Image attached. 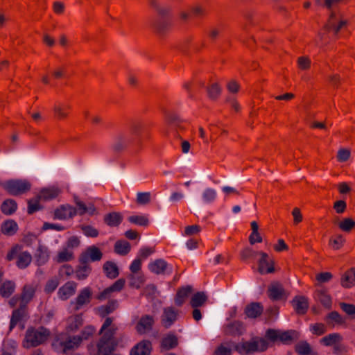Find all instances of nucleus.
<instances>
[{"label":"nucleus","mask_w":355,"mask_h":355,"mask_svg":"<svg viewBox=\"0 0 355 355\" xmlns=\"http://www.w3.org/2000/svg\"><path fill=\"white\" fill-rule=\"evenodd\" d=\"M80 228L87 237L95 238L98 236V230L91 225H83L80 226Z\"/></svg>","instance_id":"obj_55"},{"label":"nucleus","mask_w":355,"mask_h":355,"mask_svg":"<svg viewBox=\"0 0 355 355\" xmlns=\"http://www.w3.org/2000/svg\"><path fill=\"white\" fill-rule=\"evenodd\" d=\"M103 257V253L95 245L88 247L85 252L79 257V262L88 263L89 261H98Z\"/></svg>","instance_id":"obj_7"},{"label":"nucleus","mask_w":355,"mask_h":355,"mask_svg":"<svg viewBox=\"0 0 355 355\" xmlns=\"http://www.w3.org/2000/svg\"><path fill=\"white\" fill-rule=\"evenodd\" d=\"M151 351V342L148 340H143L132 348L130 355H150Z\"/></svg>","instance_id":"obj_14"},{"label":"nucleus","mask_w":355,"mask_h":355,"mask_svg":"<svg viewBox=\"0 0 355 355\" xmlns=\"http://www.w3.org/2000/svg\"><path fill=\"white\" fill-rule=\"evenodd\" d=\"M41 199H38L37 196L35 199H31L28 201V214H32L40 209L39 201Z\"/></svg>","instance_id":"obj_61"},{"label":"nucleus","mask_w":355,"mask_h":355,"mask_svg":"<svg viewBox=\"0 0 355 355\" xmlns=\"http://www.w3.org/2000/svg\"><path fill=\"white\" fill-rule=\"evenodd\" d=\"M295 350L299 355H318L313 350L311 346L306 340H301L295 345Z\"/></svg>","instance_id":"obj_31"},{"label":"nucleus","mask_w":355,"mask_h":355,"mask_svg":"<svg viewBox=\"0 0 355 355\" xmlns=\"http://www.w3.org/2000/svg\"><path fill=\"white\" fill-rule=\"evenodd\" d=\"M128 220L131 223L144 227H146L149 224V219L146 216L133 215L128 217Z\"/></svg>","instance_id":"obj_51"},{"label":"nucleus","mask_w":355,"mask_h":355,"mask_svg":"<svg viewBox=\"0 0 355 355\" xmlns=\"http://www.w3.org/2000/svg\"><path fill=\"white\" fill-rule=\"evenodd\" d=\"M49 335V331L42 327L37 329H28L26 333L24 346L26 348L38 346L44 343Z\"/></svg>","instance_id":"obj_2"},{"label":"nucleus","mask_w":355,"mask_h":355,"mask_svg":"<svg viewBox=\"0 0 355 355\" xmlns=\"http://www.w3.org/2000/svg\"><path fill=\"white\" fill-rule=\"evenodd\" d=\"M207 300V296L205 292H197L192 296L190 304L193 308H198L203 306Z\"/></svg>","instance_id":"obj_38"},{"label":"nucleus","mask_w":355,"mask_h":355,"mask_svg":"<svg viewBox=\"0 0 355 355\" xmlns=\"http://www.w3.org/2000/svg\"><path fill=\"white\" fill-rule=\"evenodd\" d=\"M28 316L27 306L24 304H19V307L12 311L10 330H12L17 323L25 320Z\"/></svg>","instance_id":"obj_13"},{"label":"nucleus","mask_w":355,"mask_h":355,"mask_svg":"<svg viewBox=\"0 0 355 355\" xmlns=\"http://www.w3.org/2000/svg\"><path fill=\"white\" fill-rule=\"evenodd\" d=\"M130 244L124 240H119L114 244V252L122 256H125L130 251Z\"/></svg>","instance_id":"obj_39"},{"label":"nucleus","mask_w":355,"mask_h":355,"mask_svg":"<svg viewBox=\"0 0 355 355\" xmlns=\"http://www.w3.org/2000/svg\"><path fill=\"white\" fill-rule=\"evenodd\" d=\"M266 338L272 342L277 340L283 343H290L293 340L299 338V333L294 330L281 331L273 329H268L266 332Z\"/></svg>","instance_id":"obj_4"},{"label":"nucleus","mask_w":355,"mask_h":355,"mask_svg":"<svg viewBox=\"0 0 355 355\" xmlns=\"http://www.w3.org/2000/svg\"><path fill=\"white\" fill-rule=\"evenodd\" d=\"M77 284L74 282H68L58 291V295L60 299L65 300L72 296L76 290Z\"/></svg>","instance_id":"obj_21"},{"label":"nucleus","mask_w":355,"mask_h":355,"mask_svg":"<svg viewBox=\"0 0 355 355\" xmlns=\"http://www.w3.org/2000/svg\"><path fill=\"white\" fill-rule=\"evenodd\" d=\"M298 67L302 70H307L311 67V60L306 56H302L297 59Z\"/></svg>","instance_id":"obj_63"},{"label":"nucleus","mask_w":355,"mask_h":355,"mask_svg":"<svg viewBox=\"0 0 355 355\" xmlns=\"http://www.w3.org/2000/svg\"><path fill=\"white\" fill-rule=\"evenodd\" d=\"M222 28L218 26H211L207 31V36L211 41L216 40L220 35Z\"/></svg>","instance_id":"obj_58"},{"label":"nucleus","mask_w":355,"mask_h":355,"mask_svg":"<svg viewBox=\"0 0 355 355\" xmlns=\"http://www.w3.org/2000/svg\"><path fill=\"white\" fill-rule=\"evenodd\" d=\"M76 215V209L69 205H63L55 209L54 218L66 220L72 218Z\"/></svg>","instance_id":"obj_12"},{"label":"nucleus","mask_w":355,"mask_h":355,"mask_svg":"<svg viewBox=\"0 0 355 355\" xmlns=\"http://www.w3.org/2000/svg\"><path fill=\"white\" fill-rule=\"evenodd\" d=\"M267 293L268 297L272 301H278L287 297L282 284L279 282L271 283L268 288Z\"/></svg>","instance_id":"obj_10"},{"label":"nucleus","mask_w":355,"mask_h":355,"mask_svg":"<svg viewBox=\"0 0 355 355\" xmlns=\"http://www.w3.org/2000/svg\"><path fill=\"white\" fill-rule=\"evenodd\" d=\"M15 290V284L12 281H6L0 288V294L3 297H10Z\"/></svg>","instance_id":"obj_42"},{"label":"nucleus","mask_w":355,"mask_h":355,"mask_svg":"<svg viewBox=\"0 0 355 355\" xmlns=\"http://www.w3.org/2000/svg\"><path fill=\"white\" fill-rule=\"evenodd\" d=\"M192 291L193 288L191 286H186L179 288L175 297V304L178 306H181Z\"/></svg>","instance_id":"obj_29"},{"label":"nucleus","mask_w":355,"mask_h":355,"mask_svg":"<svg viewBox=\"0 0 355 355\" xmlns=\"http://www.w3.org/2000/svg\"><path fill=\"white\" fill-rule=\"evenodd\" d=\"M343 341L342 336L338 333L330 334L320 340V343L325 346H334Z\"/></svg>","instance_id":"obj_36"},{"label":"nucleus","mask_w":355,"mask_h":355,"mask_svg":"<svg viewBox=\"0 0 355 355\" xmlns=\"http://www.w3.org/2000/svg\"><path fill=\"white\" fill-rule=\"evenodd\" d=\"M340 309L352 319H355V305L345 302L339 304Z\"/></svg>","instance_id":"obj_57"},{"label":"nucleus","mask_w":355,"mask_h":355,"mask_svg":"<svg viewBox=\"0 0 355 355\" xmlns=\"http://www.w3.org/2000/svg\"><path fill=\"white\" fill-rule=\"evenodd\" d=\"M128 278L130 279L129 286L132 288H139L144 282V276L137 273L130 274Z\"/></svg>","instance_id":"obj_48"},{"label":"nucleus","mask_w":355,"mask_h":355,"mask_svg":"<svg viewBox=\"0 0 355 355\" xmlns=\"http://www.w3.org/2000/svg\"><path fill=\"white\" fill-rule=\"evenodd\" d=\"M18 229L17 223L12 219L5 220L1 225V233L9 236L15 235Z\"/></svg>","instance_id":"obj_26"},{"label":"nucleus","mask_w":355,"mask_h":355,"mask_svg":"<svg viewBox=\"0 0 355 355\" xmlns=\"http://www.w3.org/2000/svg\"><path fill=\"white\" fill-rule=\"evenodd\" d=\"M69 108V106L64 107L61 105H55L53 107V112L55 113V117H57L58 119H66L68 116V114L66 112V110Z\"/></svg>","instance_id":"obj_56"},{"label":"nucleus","mask_w":355,"mask_h":355,"mask_svg":"<svg viewBox=\"0 0 355 355\" xmlns=\"http://www.w3.org/2000/svg\"><path fill=\"white\" fill-rule=\"evenodd\" d=\"M35 293V286L26 284L23 287L20 295V304L27 306L28 303L33 299Z\"/></svg>","instance_id":"obj_25"},{"label":"nucleus","mask_w":355,"mask_h":355,"mask_svg":"<svg viewBox=\"0 0 355 355\" xmlns=\"http://www.w3.org/2000/svg\"><path fill=\"white\" fill-rule=\"evenodd\" d=\"M83 318L80 315H75L71 318L69 324V329L71 331H76L83 325Z\"/></svg>","instance_id":"obj_60"},{"label":"nucleus","mask_w":355,"mask_h":355,"mask_svg":"<svg viewBox=\"0 0 355 355\" xmlns=\"http://www.w3.org/2000/svg\"><path fill=\"white\" fill-rule=\"evenodd\" d=\"M347 24V20L340 19L335 12H331L323 28L327 32L332 31L335 35H337Z\"/></svg>","instance_id":"obj_5"},{"label":"nucleus","mask_w":355,"mask_h":355,"mask_svg":"<svg viewBox=\"0 0 355 355\" xmlns=\"http://www.w3.org/2000/svg\"><path fill=\"white\" fill-rule=\"evenodd\" d=\"M92 271V268L88 263H80L76 270V277L78 280L85 279Z\"/></svg>","instance_id":"obj_40"},{"label":"nucleus","mask_w":355,"mask_h":355,"mask_svg":"<svg viewBox=\"0 0 355 355\" xmlns=\"http://www.w3.org/2000/svg\"><path fill=\"white\" fill-rule=\"evenodd\" d=\"M180 311L173 306H168L163 309L161 315V324L166 328L171 327L178 320Z\"/></svg>","instance_id":"obj_6"},{"label":"nucleus","mask_w":355,"mask_h":355,"mask_svg":"<svg viewBox=\"0 0 355 355\" xmlns=\"http://www.w3.org/2000/svg\"><path fill=\"white\" fill-rule=\"evenodd\" d=\"M263 308L259 302H252L247 305L245 309V313L248 318H256L261 315Z\"/></svg>","instance_id":"obj_27"},{"label":"nucleus","mask_w":355,"mask_h":355,"mask_svg":"<svg viewBox=\"0 0 355 355\" xmlns=\"http://www.w3.org/2000/svg\"><path fill=\"white\" fill-rule=\"evenodd\" d=\"M245 329L241 322L234 321L227 324L224 327L225 334L230 336H239L241 335Z\"/></svg>","instance_id":"obj_22"},{"label":"nucleus","mask_w":355,"mask_h":355,"mask_svg":"<svg viewBox=\"0 0 355 355\" xmlns=\"http://www.w3.org/2000/svg\"><path fill=\"white\" fill-rule=\"evenodd\" d=\"M217 196L216 191L213 188H207L202 194V200L206 203L214 202Z\"/></svg>","instance_id":"obj_52"},{"label":"nucleus","mask_w":355,"mask_h":355,"mask_svg":"<svg viewBox=\"0 0 355 355\" xmlns=\"http://www.w3.org/2000/svg\"><path fill=\"white\" fill-rule=\"evenodd\" d=\"M292 305L298 315H304L309 308L308 299L302 295L295 296L292 302Z\"/></svg>","instance_id":"obj_15"},{"label":"nucleus","mask_w":355,"mask_h":355,"mask_svg":"<svg viewBox=\"0 0 355 355\" xmlns=\"http://www.w3.org/2000/svg\"><path fill=\"white\" fill-rule=\"evenodd\" d=\"M81 343V338L80 336H68L65 340L60 341V345L62 347V352L67 353L69 350H72L78 348Z\"/></svg>","instance_id":"obj_17"},{"label":"nucleus","mask_w":355,"mask_h":355,"mask_svg":"<svg viewBox=\"0 0 355 355\" xmlns=\"http://www.w3.org/2000/svg\"><path fill=\"white\" fill-rule=\"evenodd\" d=\"M153 26L158 33L164 34L168 30L170 27V23L166 19H162L156 21L154 23Z\"/></svg>","instance_id":"obj_53"},{"label":"nucleus","mask_w":355,"mask_h":355,"mask_svg":"<svg viewBox=\"0 0 355 355\" xmlns=\"http://www.w3.org/2000/svg\"><path fill=\"white\" fill-rule=\"evenodd\" d=\"M60 191V189L55 187L44 188L40 191L37 198L43 200H50L55 198Z\"/></svg>","instance_id":"obj_28"},{"label":"nucleus","mask_w":355,"mask_h":355,"mask_svg":"<svg viewBox=\"0 0 355 355\" xmlns=\"http://www.w3.org/2000/svg\"><path fill=\"white\" fill-rule=\"evenodd\" d=\"M123 220V216L119 212H111L104 216L103 220L110 227H117Z\"/></svg>","instance_id":"obj_32"},{"label":"nucleus","mask_w":355,"mask_h":355,"mask_svg":"<svg viewBox=\"0 0 355 355\" xmlns=\"http://www.w3.org/2000/svg\"><path fill=\"white\" fill-rule=\"evenodd\" d=\"M148 3L162 18L166 17L171 12V8L161 5L158 0H148Z\"/></svg>","instance_id":"obj_30"},{"label":"nucleus","mask_w":355,"mask_h":355,"mask_svg":"<svg viewBox=\"0 0 355 355\" xmlns=\"http://www.w3.org/2000/svg\"><path fill=\"white\" fill-rule=\"evenodd\" d=\"M34 256L37 265L42 266L45 264L49 259V250L46 246L43 245H39Z\"/></svg>","instance_id":"obj_24"},{"label":"nucleus","mask_w":355,"mask_h":355,"mask_svg":"<svg viewBox=\"0 0 355 355\" xmlns=\"http://www.w3.org/2000/svg\"><path fill=\"white\" fill-rule=\"evenodd\" d=\"M74 202L76 205V207H75L76 209V214L82 216L88 213L89 215L92 216L96 214V209L93 204L87 205L76 196L74 197Z\"/></svg>","instance_id":"obj_18"},{"label":"nucleus","mask_w":355,"mask_h":355,"mask_svg":"<svg viewBox=\"0 0 355 355\" xmlns=\"http://www.w3.org/2000/svg\"><path fill=\"white\" fill-rule=\"evenodd\" d=\"M103 270L106 276L110 279H115L119 275V268L116 263L107 261L103 265Z\"/></svg>","instance_id":"obj_34"},{"label":"nucleus","mask_w":355,"mask_h":355,"mask_svg":"<svg viewBox=\"0 0 355 355\" xmlns=\"http://www.w3.org/2000/svg\"><path fill=\"white\" fill-rule=\"evenodd\" d=\"M128 146L127 137L124 134H119L116 136L112 149L115 153H121Z\"/></svg>","instance_id":"obj_35"},{"label":"nucleus","mask_w":355,"mask_h":355,"mask_svg":"<svg viewBox=\"0 0 355 355\" xmlns=\"http://www.w3.org/2000/svg\"><path fill=\"white\" fill-rule=\"evenodd\" d=\"M315 297L324 306L328 309L331 308V298L325 291H317L315 293Z\"/></svg>","instance_id":"obj_44"},{"label":"nucleus","mask_w":355,"mask_h":355,"mask_svg":"<svg viewBox=\"0 0 355 355\" xmlns=\"http://www.w3.org/2000/svg\"><path fill=\"white\" fill-rule=\"evenodd\" d=\"M17 208V204L12 199H7L1 205V211L5 215H11L15 212Z\"/></svg>","instance_id":"obj_37"},{"label":"nucleus","mask_w":355,"mask_h":355,"mask_svg":"<svg viewBox=\"0 0 355 355\" xmlns=\"http://www.w3.org/2000/svg\"><path fill=\"white\" fill-rule=\"evenodd\" d=\"M149 270L156 275H164L168 269L171 272L172 268L168 266L166 261L162 259H158L151 262L148 265Z\"/></svg>","instance_id":"obj_16"},{"label":"nucleus","mask_w":355,"mask_h":355,"mask_svg":"<svg viewBox=\"0 0 355 355\" xmlns=\"http://www.w3.org/2000/svg\"><path fill=\"white\" fill-rule=\"evenodd\" d=\"M136 202L138 205H147L150 202V192H139L137 194Z\"/></svg>","instance_id":"obj_59"},{"label":"nucleus","mask_w":355,"mask_h":355,"mask_svg":"<svg viewBox=\"0 0 355 355\" xmlns=\"http://www.w3.org/2000/svg\"><path fill=\"white\" fill-rule=\"evenodd\" d=\"M118 327L113 324V318H106L99 331L100 334H103L101 338L107 340H114V335Z\"/></svg>","instance_id":"obj_9"},{"label":"nucleus","mask_w":355,"mask_h":355,"mask_svg":"<svg viewBox=\"0 0 355 355\" xmlns=\"http://www.w3.org/2000/svg\"><path fill=\"white\" fill-rule=\"evenodd\" d=\"M258 254H259V252L254 251L250 248H245L241 252V257L243 260L247 261L254 259Z\"/></svg>","instance_id":"obj_62"},{"label":"nucleus","mask_w":355,"mask_h":355,"mask_svg":"<svg viewBox=\"0 0 355 355\" xmlns=\"http://www.w3.org/2000/svg\"><path fill=\"white\" fill-rule=\"evenodd\" d=\"M144 128V123L141 121H134L130 126V132L136 137L140 138Z\"/></svg>","instance_id":"obj_47"},{"label":"nucleus","mask_w":355,"mask_h":355,"mask_svg":"<svg viewBox=\"0 0 355 355\" xmlns=\"http://www.w3.org/2000/svg\"><path fill=\"white\" fill-rule=\"evenodd\" d=\"M350 150L347 148H340L337 153V159L340 162L347 161L350 157Z\"/></svg>","instance_id":"obj_64"},{"label":"nucleus","mask_w":355,"mask_h":355,"mask_svg":"<svg viewBox=\"0 0 355 355\" xmlns=\"http://www.w3.org/2000/svg\"><path fill=\"white\" fill-rule=\"evenodd\" d=\"M178 345V337L174 334L170 333L162 339L160 348L162 351H168L174 349Z\"/></svg>","instance_id":"obj_19"},{"label":"nucleus","mask_w":355,"mask_h":355,"mask_svg":"<svg viewBox=\"0 0 355 355\" xmlns=\"http://www.w3.org/2000/svg\"><path fill=\"white\" fill-rule=\"evenodd\" d=\"M338 227L343 232H349L355 227V220L351 218H345L338 223Z\"/></svg>","instance_id":"obj_50"},{"label":"nucleus","mask_w":355,"mask_h":355,"mask_svg":"<svg viewBox=\"0 0 355 355\" xmlns=\"http://www.w3.org/2000/svg\"><path fill=\"white\" fill-rule=\"evenodd\" d=\"M0 185L11 196L22 195L31 189V182L26 179H12L4 182H1Z\"/></svg>","instance_id":"obj_3"},{"label":"nucleus","mask_w":355,"mask_h":355,"mask_svg":"<svg viewBox=\"0 0 355 355\" xmlns=\"http://www.w3.org/2000/svg\"><path fill=\"white\" fill-rule=\"evenodd\" d=\"M345 243V239H344L342 234H338L336 236L335 239H331L329 241V245H331L333 249L338 250L340 249L344 243Z\"/></svg>","instance_id":"obj_54"},{"label":"nucleus","mask_w":355,"mask_h":355,"mask_svg":"<svg viewBox=\"0 0 355 355\" xmlns=\"http://www.w3.org/2000/svg\"><path fill=\"white\" fill-rule=\"evenodd\" d=\"M92 295V292L89 287L81 290L76 298V310H78L82 306L89 303Z\"/></svg>","instance_id":"obj_23"},{"label":"nucleus","mask_w":355,"mask_h":355,"mask_svg":"<svg viewBox=\"0 0 355 355\" xmlns=\"http://www.w3.org/2000/svg\"><path fill=\"white\" fill-rule=\"evenodd\" d=\"M261 256L258 261V271L261 274L273 273L275 272V261L270 259L268 254L263 252H260Z\"/></svg>","instance_id":"obj_8"},{"label":"nucleus","mask_w":355,"mask_h":355,"mask_svg":"<svg viewBox=\"0 0 355 355\" xmlns=\"http://www.w3.org/2000/svg\"><path fill=\"white\" fill-rule=\"evenodd\" d=\"M268 347L267 340L261 337H253L248 341H242L237 344H234V349L242 355L252 354L256 352H262Z\"/></svg>","instance_id":"obj_1"},{"label":"nucleus","mask_w":355,"mask_h":355,"mask_svg":"<svg viewBox=\"0 0 355 355\" xmlns=\"http://www.w3.org/2000/svg\"><path fill=\"white\" fill-rule=\"evenodd\" d=\"M73 259H74V255H73V252L65 248L58 252L57 257H56V261L58 263H63V262L69 261Z\"/></svg>","instance_id":"obj_49"},{"label":"nucleus","mask_w":355,"mask_h":355,"mask_svg":"<svg viewBox=\"0 0 355 355\" xmlns=\"http://www.w3.org/2000/svg\"><path fill=\"white\" fill-rule=\"evenodd\" d=\"M208 97L211 100H216L221 94L222 89L218 83H214L207 87Z\"/></svg>","instance_id":"obj_46"},{"label":"nucleus","mask_w":355,"mask_h":355,"mask_svg":"<svg viewBox=\"0 0 355 355\" xmlns=\"http://www.w3.org/2000/svg\"><path fill=\"white\" fill-rule=\"evenodd\" d=\"M117 306L116 300H110L106 305L98 308V313L100 316L104 318L108 314L112 313Z\"/></svg>","instance_id":"obj_41"},{"label":"nucleus","mask_w":355,"mask_h":355,"mask_svg":"<svg viewBox=\"0 0 355 355\" xmlns=\"http://www.w3.org/2000/svg\"><path fill=\"white\" fill-rule=\"evenodd\" d=\"M114 340H107L101 338L97 344L98 355H107L115 349Z\"/></svg>","instance_id":"obj_20"},{"label":"nucleus","mask_w":355,"mask_h":355,"mask_svg":"<svg viewBox=\"0 0 355 355\" xmlns=\"http://www.w3.org/2000/svg\"><path fill=\"white\" fill-rule=\"evenodd\" d=\"M154 323V316L150 315H142L135 327L136 331L139 334H146L153 329Z\"/></svg>","instance_id":"obj_11"},{"label":"nucleus","mask_w":355,"mask_h":355,"mask_svg":"<svg viewBox=\"0 0 355 355\" xmlns=\"http://www.w3.org/2000/svg\"><path fill=\"white\" fill-rule=\"evenodd\" d=\"M355 279L352 274L351 270L343 273L340 279V284L343 287L348 288L355 285Z\"/></svg>","instance_id":"obj_45"},{"label":"nucleus","mask_w":355,"mask_h":355,"mask_svg":"<svg viewBox=\"0 0 355 355\" xmlns=\"http://www.w3.org/2000/svg\"><path fill=\"white\" fill-rule=\"evenodd\" d=\"M32 261L31 254L27 252H21L17 256L16 265L20 269L27 268Z\"/></svg>","instance_id":"obj_33"},{"label":"nucleus","mask_w":355,"mask_h":355,"mask_svg":"<svg viewBox=\"0 0 355 355\" xmlns=\"http://www.w3.org/2000/svg\"><path fill=\"white\" fill-rule=\"evenodd\" d=\"M166 122L171 125L175 126L176 128L184 129L181 125V123L183 120L180 116L175 112H168L166 114Z\"/></svg>","instance_id":"obj_43"}]
</instances>
